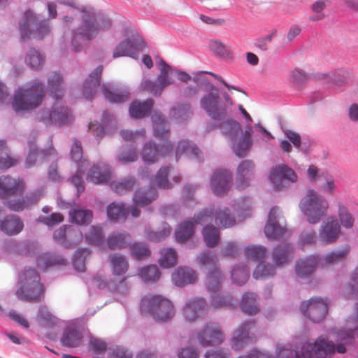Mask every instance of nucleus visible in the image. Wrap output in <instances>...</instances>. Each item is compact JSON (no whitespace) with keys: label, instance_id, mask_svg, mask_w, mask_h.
I'll return each instance as SVG.
<instances>
[{"label":"nucleus","instance_id":"obj_1","mask_svg":"<svg viewBox=\"0 0 358 358\" xmlns=\"http://www.w3.org/2000/svg\"><path fill=\"white\" fill-rule=\"evenodd\" d=\"M347 325L346 331L338 332L336 346L325 336H320L315 341L303 343L300 355L294 350L283 348L278 352V358H331L336 350L340 354L345 353V345H352L355 338L358 337V303H355L354 313L347 321Z\"/></svg>","mask_w":358,"mask_h":358},{"label":"nucleus","instance_id":"obj_2","mask_svg":"<svg viewBox=\"0 0 358 358\" xmlns=\"http://www.w3.org/2000/svg\"><path fill=\"white\" fill-rule=\"evenodd\" d=\"M216 123L222 134L231 142L236 155L238 157L246 156L252 145L251 126H248L243 132L239 122L228 116Z\"/></svg>","mask_w":358,"mask_h":358},{"label":"nucleus","instance_id":"obj_3","mask_svg":"<svg viewBox=\"0 0 358 358\" xmlns=\"http://www.w3.org/2000/svg\"><path fill=\"white\" fill-rule=\"evenodd\" d=\"M45 95L43 83L34 81L15 90L11 103L12 107L17 113L34 110L42 103Z\"/></svg>","mask_w":358,"mask_h":358},{"label":"nucleus","instance_id":"obj_4","mask_svg":"<svg viewBox=\"0 0 358 358\" xmlns=\"http://www.w3.org/2000/svg\"><path fill=\"white\" fill-rule=\"evenodd\" d=\"M18 284L15 294L22 301L38 302L44 294V286L41 282L40 274L35 268L29 267L22 271Z\"/></svg>","mask_w":358,"mask_h":358},{"label":"nucleus","instance_id":"obj_5","mask_svg":"<svg viewBox=\"0 0 358 358\" xmlns=\"http://www.w3.org/2000/svg\"><path fill=\"white\" fill-rule=\"evenodd\" d=\"M110 26L111 22L108 17H95L93 15L85 14L82 25L73 34L71 43L73 50H80L85 41L92 39L100 31L107 30Z\"/></svg>","mask_w":358,"mask_h":358},{"label":"nucleus","instance_id":"obj_6","mask_svg":"<svg viewBox=\"0 0 358 358\" xmlns=\"http://www.w3.org/2000/svg\"><path fill=\"white\" fill-rule=\"evenodd\" d=\"M141 310L150 315L155 320L167 322L175 314L171 301L162 295L148 294L141 301Z\"/></svg>","mask_w":358,"mask_h":358},{"label":"nucleus","instance_id":"obj_7","mask_svg":"<svg viewBox=\"0 0 358 358\" xmlns=\"http://www.w3.org/2000/svg\"><path fill=\"white\" fill-rule=\"evenodd\" d=\"M329 202L326 198L318 194L314 189H308L299 203V208L307 217L310 224L318 223L327 215Z\"/></svg>","mask_w":358,"mask_h":358},{"label":"nucleus","instance_id":"obj_8","mask_svg":"<svg viewBox=\"0 0 358 358\" xmlns=\"http://www.w3.org/2000/svg\"><path fill=\"white\" fill-rule=\"evenodd\" d=\"M21 39L27 40L33 34L35 38H43L50 31L48 20L38 21V16L31 10H27L20 22Z\"/></svg>","mask_w":358,"mask_h":358},{"label":"nucleus","instance_id":"obj_9","mask_svg":"<svg viewBox=\"0 0 358 358\" xmlns=\"http://www.w3.org/2000/svg\"><path fill=\"white\" fill-rule=\"evenodd\" d=\"M222 96L224 99L222 103L217 92H210L203 96L200 101L202 108L215 121L224 120L229 116L227 106L233 105V101L227 92L223 93Z\"/></svg>","mask_w":358,"mask_h":358},{"label":"nucleus","instance_id":"obj_10","mask_svg":"<svg viewBox=\"0 0 358 358\" xmlns=\"http://www.w3.org/2000/svg\"><path fill=\"white\" fill-rule=\"evenodd\" d=\"M159 74L155 81L144 80L141 85V89L151 93L155 96H161L164 88L173 83L171 76L174 73L172 69L164 60L159 63Z\"/></svg>","mask_w":358,"mask_h":358},{"label":"nucleus","instance_id":"obj_11","mask_svg":"<svg viewBox=\"0 0 358 358\" xmlns=\"http://www.w3.org/2000/svg\"><path fill=\"white\" fill-rule=\"evenodd\" d=\"M215 220V224L223 228L234 226L236 224L235 218L230 215L227 208L205 209L195 215V222L198 224H205Z\"/></svg>","mask_w":358,"mask_h":358},{"label":"nucleus","instance_id":"obj_12","mask_svg":"<svg viewBox=\"0 0 358 358\" xmlns=\"http://www.w3.org/2000/svg\"><path fill=\"white\" fill-rule=\"evenodd\" d=\"M245 255L255 262H262L266 255V249L264 246L250 245L245 249ZM275 274V268L269 264L260 262L256 267L253 276L256 279L273 276Z\"/></svg>","mask_w":358,"mask_h":358},{"label":"nucleus","instance_id":"obj_13","mask_svg":"<svg viewBox=\"0 0 358 358\" xmlns=\"http://www.w3.org/2000/svg\"><path fill=\"white\" fill-rule=\"evenodd\" d=\"M222 278V275L216 267L208 277V288L212 297L211 306L215 308H231L234 305L231 299L228 296H220L217 294L221 287Z\"/></svg>","mask_w":358,"mask_h":358},{"label":"nucleus","instance_id":"obj_14","mask_svg":"<svg viewBox=\"0 0 358 358\" xmlns=\"http://www.w3.org/2000/svg\"><path fill=\"white\" fill-rule=\"evenodd\" d=\"M300 310L313 322H320L324 319L328 312V302L322 299L313 298L301 303Z\"/></svg>","mask_w":358,"mask_h":358},{"label":"nucleus","instance_id":"obj_15","mask_svg":"<svg viewBox=\"0 0 358 358\" xmlns=\"http://www.w3.org/2000/svg\"><path fill=\"white\" fill-rule=\"evenodd\" d=\"M269 179L277 191H281L287 187V182H295L298 176L295 171L285 164L272 168Z\"/></svg>","mask_w":358,"mask_h":358},{"label":"nucleus","instance_id":"obj_16","mask_svg":"<svg viewBox=\"0 0 358 358\" xmlns=\"http://www.w3.org/2000/svg\"><path fill=\"white\" fill-rule=\"evenodd\" d=\"M173 150V146L169 141H166L159 146L152 142H148L142 150L141 157L145 163L154 164L161 157L171 154Z\"/></svg>","mask_w":358,"mask_h":358},{"label":"nucleus","instance_id":"obj_17","mask_svg":"<svg viewBox=\"0 0 358 358\" xmlns=\"http://www.w3.org/2000/svg\"><path fill=\"white\" fill-rule=\"evenodd\" d=\"M256 329L255 322L252 320H246L241 323L234 331L231 341V345L234 350H241L248 345L252 331Z\"/></svg>","mask_w":358,"mask_h":358},{"label":"nucleus","instance_id":"obj_18","mask_svg":"<svg viewBox=\"0 0 358 358\" xmlns=\"http://www.w3.org/2000/svg\"><path fill=\"white\" fill-rule=\"evenodd\" d=\"M197 338L201 345L210 346L220 344L224 336L219 325L210 322L198 333Z\"/></svg>","mask_w":358,"mask_h":358},{"label":"nucleus","instance_id":"obj_19","mask_svg":"<svg viewBox=\"0 0 358 358\" xmlns=\"http://www.w3.org/2000/svg\"><path fill=\"white\" fill-rule=\"evenodd\" d=\"M341 234V225L338 220L329 217L320 226L319 239L325 245L335 243Z\"/></svg>","mask_w":358,"mask_h":358},{"label":"nucleus","instance_id":"obj_20","mask_svg":"<svg viewBox=\"0 0 358 358\" xmlns=\"http://www.w3.org/2000/svg\"><path fill=\"white\" fill-rule=\"evenodd\" d=\"M279 214L280 212L278 207H273L270 210L264 228V232L268 238L277 239L286 233L285 225L279 222L280 219Z\"/></svg>","mask_w":358,"mask_h":358},{"label":"nucleus","instance_id":"obj_21","mask_svg":"<svg viewBox=\"0 0 358 358\" xmlns=\"http://www.w3.org/2000/svg\"><path fill=\"white\" fill-rule=\"evenodd\" d=\"M231 181L232 176L228 170L217 169L210 179L211 189L217 195L224 194L230 189Z\"/></svg>","mask_w":358,"mask_h":358},{"label":"nucleus","instance_id":"obj_22","mask_svg":"<svg viewBox=\"0 0 358 358\" xmlns=\"http://www.w3.org/2000/svg\"><path fill=\"white\" fill-rule=\"evenodd\" d=\"M41 119L47 125L56 124L61 126L68 122L69 113L66 108L55 104L52 110H43Z\"/></svg>","mask_w":358,"mask_h":358},{"label":"nucleus","instance_id":"obj_23","mask_svg":"<svg viewBox=\"0 0 358 358\" xmlns=\"http://www.w3.org/2000/svg\"><path fill=\"white\" fill-rule=\"evenodd\" d=\"M24 187V182L20 178H12L10 176L0 178V196L2 198L21 193Z\"/></svg>","mask_w":358,"mask_h":358},{"label":"nucleus","instance_id":"obj_24","mask_svg":"<svg viewBox=\"0 0 358 358\" xmlns=\"http://www.w3.org/2000/svg\"><path fill=\"white\" fill-rule=\"evenodd\" d=\"M254 170L255 164L251 160H244L238 165L235 183L238 189H244L249 186Z\"/></svg>","mask_w":358,"mask_h":358},{"label":"nucleus","instance_id":"obj_25","mask_svg":"<svg viewBox=\"0 0 358 358\" xmlns=\"http://www.w3.org/2000/svg\"><path fill=\"white\" fill-rule=\"evenodd\" d=\"M206 306L202 298H194L187 302L184 309L183 315L189 322H194L205 313Z\"/></svg>","mask_w":358,"mask_h":358},{"label":"nucleus","instance_id":"obj_26","mask_svg":"<svg viewBox=\"0 0 358 358\" xmlns=\"http://www.w3.org/2000/svg\"><path fill=\"white\" fill-rule=\"evenodd\" d=\"M171 280L178 287L194 283L197 280L196 272L189 267H178L172 273Z\"/></svg>","mask_w":358,"mask_h":358},{"label":"nucleus","instance_id":"obj_27","mask_svg":"<svg viewBox=\"0 0 358 358\" xmlns=\"http://www.w3.org/2000/svg\"><path fill=\"white\" fill-rule=\"evenodd\" d=\"M82 332L74 326L68 327L63 334L61 343L67 348H78L83 343Z\"/></svg>","mask_w":358,"mask_h":358},{"label":"nucleus","instance_id":"obj_28","mask_svg":"<svg viewBox=\"0 0 358 358\" xmlns=\"http://www.w3.org/2000/svg\"><path fill=\"white\" fill-rule=\"evenodd\" d=\"M103 71L101 65L97 66L95 70L89 75L83 86L84 95L88 100H92L95 89L100 85L101 76Z\"/></svg>","mask_w":358,"mask_h":358},{"label":"nucleus","instance_id":"obj_29","mask_svg":"<svg viewBox=\"0 0 358 358\" xmlns=\"http://www.w3.org/2000/svg\"><path fill=\"white\" fill-rule=\"evenodd\" d=\"M318 261V256L314 255L300 259L295 266L296 275L301 278L310 275L315 270Z\"/></svg>","mask_w":358,"mask_h":358},{"label":"nucleus","instance_id":"obj_30","mask_svg":"<svg viewBox=\"0 0 358 358\" xmlns=\"http://www.w3.org/2000/svg\"><path fill=\"white\" fill-rule=\"evenodd\" d=\"M42 195V191L38 189L25 198L20 199L16 201L8 202L7 206L13 211H21L31 205L37 203Z\"/></svg>","mask_w":358,"mask_h":358},{"label":"nucleus","instance_id":"obj_31","mask_svg":"<svg viewBox=\"0 0 358 358\" xmlns=\"http://www.w3.org/2000/svg\"><path fill=\"white\" fill-rule=\"evenodd\" d=\"M152 119L155 136L162 140L166 139L169 135V129L164 116L159 112H155Z\"/></svg>","mask_w":358,"mask_h":358},{"label":"nucleus","instance_id":"obj_32","mask_svg":"<svg viewBox=\"0 0 358 358\" xmlns=\"http://www.w3.org/2000/svg\"><path fill=\"white\" fill-rule=\"evenodd\" d=\"M153 104L152 99H148L143 102L134 101L130 106L129 113L132 117L143 118L150 113Z\"/></svg>","mask_w":358,"mask_h":358},{"label":"nucleus","instance_id":"obj_33","mask_svg":"<svg viewBox=\"0 0 358 358\" xmlns=\"http://www.w3.org/2000/svg\"><path fill=\"white\" fill-rule=\"evenodd\" d=\"M111 178V173L108 168L94 166L87 175V180L94 184L107 182Z\"/></svg>","mask_w":358,"mask_h":358},{"label":"nucleus","instance_id":"obj_34","mask_svg":"<svg viewBox=\"0 0 358 358\" xmlns=\"http://www.w3.org/2000/svg\"><path fill=\"white\" fill-rule=\"evenodd\" d=\"M23 227V222L15 215L7 216L1 224V230L9 235H15L20 233Z\"/></svg>","mask_w":358,"mask_h":358},{"label":"nucleus","instance_id":"obj_35","mask_svg":"<svg viewBox=\"0 0 358 358\" xmlns=\"http://www.w3.org/2000/svg\"><path fill=\"white\" fill-rule=\"evenodd\" d=\"M50 143L51 144L46 150L38 151L37 149H31L25 162V166L27 168H31L34 166L36 164L38 156L43 159H46L50 156H56L57 153L52 146V141H50Z\"/></svg>","mask_w":358,"mask_h":358},{"label":"nucleus","instance_id":"obj_36","mask_svg":"<svg viewBox=\"0 0 358 358\" xmlns=\"http://www.w3.org/2000/svg\"><path fill=\"white\" fill-rule=\"evenodd\" d=\"M69 221L78 225H85L91 222L93 213L88 209L73 208L69 210Z\"/></svg>","mask_w":358,"mask_h":358},{"label":"nucleus","instance_id":"obj_37","mask_svg":"<svg viewBox=\"0 0 358 358\" xmlns=\"http://www.w3.org/2000/svg\"><path fill=\"white\" fill-rule=\"evenodd\" d=\"M130 240L129 234L127 232L117 231L112 234L107 239V244L110 250H120L126 248Z\"/></svg>","mask_w":358,"mask_h":358},{"label":"nucleus","instance_id":"obj_38","mask_svg":"<svg viewBox=\"0 0 358 358\" xmlns=\"http://www.w3.org/2000/svg\"><path fill=\"white\" fill-rule=\"evenodd\" d=\"M242 310L248 315H255L259 311L257 295L253 292H246L241 301Z\"/></svg>","mask_w":358,"mask_h":358},{"label":"nucleus","instance_id":"obj_39","mask_svg":"<svg viewBox=\"0 0 358 358\" xmlns=\"http://www.w3.org/2000/svg\"><path fill=\"white\" fill-rule=\"evenodd\" d=\"M102 90L106 99L112 103H123L129 98V92L127 89L113 91L110 86L103 85Z\"/></svg>","mask_w":358,"mask_h":358},{"label":"nucleus","instance_id":"obj_40","mask_svg":"<svg viewBox=\"0 0 358 358\" xmlns=\"http://www.w3.org/2000/svg\"><path fill=\"white\" fill-rule=\"evenodd\" d=\"M62 83L63 78L57 73H54L48 78V87L51 96L55 99H60L63 96Z\"/></svg>","mask_w":358,"mask_h":358},{"label":"nucleus","instance_id":"obj_41","mask_svg":"<svg viewBox=\"0 0 358 358\" xmlns=\"http://www.w3.org/2000/svg\"><path fill=\"white\" fill-rule=\"evenodd\" d=\"M136 55V48L131 40L127 39L120 42L115 48L113 57L114 58L129 56L134 57Z\"/></svg>","mask_w":358,"mask_h":358},{"label":"nucleus","instance_id":"obj_42","mask_svg":"<svg viewBox=\"0 0 358 358\" xmlns=\"http://www.w3.org/2000/svg\"><path fill=\"white\" fill-rule=\"evenodd\" d=\"M292 253V250L289 244L278 245L272 252L273 260L277 266H280L288 262Z\"/></svg>","mask_w":358,"mask_h":358},{"label":"nucleus","instance_id":"obj_43","mask_svg":"<svg viewBox=\"0 0 358 358\" xmlns=\"http://www.w3.org/2000/svg\"><path fill=\"white\" fill-rule=\"evenodd\" d=\"M195 220V217H194ZM194 222L186 220L181 223L176 231V240L180 243H183L192 237L194 231Z\"/></svg>","mask_w":358,"mask_h":358},{"label":"nucleus","instance_id":"obj_44","mask_svg":"<svg viewBox=\"0 0 358 358\" xmlns=\"http://www.w3.org/2000/svg\"><path fill=\"white\" fill-rule=\"evenodd\" d=\"M24 61L29 68L38 70L43 66L45 58L38 50L30 48L25 55Z\"/></svg>","mask_w":358,"mask_h":358},{"label":"nucleus","instance_id":"obj_45","mask_svg":"<svg viewBox=\"0 0 358 358\" xmlns=\"http://www.w3.org/2000/svg\"><path fill=\"white\" fill-rule=\"evenodd\" d=\"M350 252V247L345 245L338 250L327 254L323 259L326 264H334L346 259Z\"/></svg>","mask_w":358,"mask_h":358},{"label":"nucleus","instance_id":"obj_46","mask_svg":"<svg viewBox=\"0 0 358 358\" xmlns=\"http://www.w3.org/2000/svg\"><path fill=\"white\" fill-rule=\"evenodd\" d=\"M6 142L0 141V170L8 169L15 166L18 163V158L12 157L6 151Z\"/></svg>","mask_w":358,"mask_h":358},{"label":"nucleus","instance_id":"obj_47","mask_svg":"<svg viewBox=\"0 0 358 358\" xmlns=\"http://www.w3.org/2000/svg\"><path fill=\"white\" fill-rule=\"evenodd\" d=\"M113 273L116 275L124 274L129 267V264L125 257L119 254H113L109 257Z\"/></svg>","mask_w":358,"mask_h":358},{"label":"nucleus","instance_id":"obj_48","mask_svg":"<svg viewBox=\"0 0 358 358\" xmlns=\"http://www.w3.org/2000/svg\"><path fill=\"white\" fill-rule=\"evenodd\" d=\"M183 154L189 157H198L199 150L188 141L182 140L178 143L176 148V158H179Z\"/></svg>","mask_w":358,"mask_h":358},{"label":"nucleus","instance_id":"obj_49","mask_svg":"<svg viewBox=\"0 0 358 358\" xmlns=\"http://www.w3.org/2000/svg\"><path fill=\"white\" fill-rule=\"evenodd\" d=\"M203 240L209 248H214L220 241V231L213 225H206L202 231Z\"/></svg>","mask_w":358,"mask_h":358},{"label":"nucleus","instance_id":"obj_50","mask_svg":"<svg viewBox=\"0 0 358 358\" xmlns=\"http://www.w3.org/2000/svg\"><path fill=\"white\" fill-rule=\"evenodd\" d=\"M177 262V252L173 248H164L160 251L159 263L162 268H171Z\"/></svg>","mask_w":358,"mask_h":358},{"label":"nucleus","instance_id":"obj_51","mask_svg":"<svg viewBox=\"0 0 358 358\" xmlns=\"http://www.w3.org/2000/svg\"><path fill=\"white\" fill-rule=\"evenodd\" d=\"M171 229L167 223H163L161 229L157 231L150 229L145 230V237L152 242H160L171 234Z\"/></svg>","mask_w":358,"mask_h":358},{"label":"nucleus","instance_id":"obj_52","mask_svg":"<svg viewBox=\"0 0 358 358\" xmlns=\"http://www.w3.org/2000/svg\"><path fill=\"white\" fill-rule=\"evenodd\" d=\"M157 196L156 191L151 189L148 191H136L134 196V201L138 206H144L151 203Z\"/></svg>","mask_w":358,"mask_h":358},{"label":"nucleus","instance_id":"obj_53","mask_svg":"<svg viewBox=\"0 0 358 358\" xmlns=\"http://www.w3.org/2000/svg\"><path fill=\"white\" fill-rule=\"evenodd\" d=\"M138 275L145 282H155L159 279L161 273L156 265H150L141 268Z\"/></svg>","mask_w":358,"mask_h":358},{"label":"nucleus","instance_id":"obj_54","mask_svg":"<svg viewBox=\"0 0 358 358\" xmlns=\"http://www.w3.org/2000/svg\"><path fill=\"white\" fill-rule=\"evenodd\" d=\"M128 213L129 209H126L122 203H112L108 206L107 215L108 218L112 220L125 219Z\"/></svg>","mask_w":358,"mask_h":358},{"label":"nucleus","instance_id":"obj_55","mask_svg":"<svg viewBox=\"0 0 358 358\" xmlns=\"http://www.w3.org/2000/svg\"><path fill=\"white\" fill-rule=\"evenodd\" d=\"M136 184V180L129 177L111 184L112 189L119 194H122L133 189Z\"/></svg>","mask_w":358,"mask_h":358},{"label":"nucleus","instance_id":"obj_56","mask_svg":"<svg viewBox=\"0 0 358 358\" xmlns=\"http://www.w3.org/2000/svg\"><path fill=\"white\" fill-rule=\"evenodd\" d=\"M249 273V269L245 266H235L231 271L232 281L238 285H242L247 282Z\"/></svg>","mask_w":358,"mask_h":358},{"label":"nucleus","instance_id":"obj_57","mask_svg":"<svg viewBox=\"0 0 358 358\" xmlns=\"http://www.w3.org/2000/svg\"><path fill=\"white\" fill-rule=\"evenodd\" d=\"M338 215L341 224L346 229L352 228L355 222L353 216L342 203H338Z\"/></svg>","mask_w":358,"mask_h":358},{"label":"nucleus","instance_id":"obj_58","mask_svg":"<svg viewBox=\"0 0 358 358\" xmlns=\"http://www.w3.org/2000/svg\"><path fill=\"white\" fill-rule=\"evenodd\" d=\"M319 80H325L327 84H331L336 86H341L347 82V78L344 72L334 73L329 74H320L317 76Z\"/></svg>","mask_w":358,"mask_h":358},{"label":"nucleus","instance_id":"obj_59","mask_svg":"<svg viewBox=\"0 0 358 358\" xmlns=\"http://www.w3.org/2000/svg\"><path fill=\"white\" fill-rule=\"evenodd\" d=\"M173 167L171 166H164L161 168L155 176L156 185L164 189L171 188L173 184L169 182L167 179L169 173Z\"/></svg>","mask_w":358,"mask_h":358},{"label":"nucleus","instance_id":"obj_60","mask_svg":"<svg viewBox=\"0 0 358 358\" xmlns=\"http://www.w3.org/2000/svg\"><path fill=\"white\" fill-rule=\"evenodd\" d=\"M210 48L217 55L227 59L232 58V52L219 40H213L210 43Z\"/></svg>","mask_w":358,"mask_h":358},{"label":"nucleus","instance_id":"obj_61","mask_svg":"<svg viewBox=\"0 0 358 358\" xmlns=\"http://www.w3.org/2000/svg\"><path fill=\"white\" fill-rule=\"evenodd\" d=\"M85 238L88 243L99 246L103 239L101 228L100 227L92 226Z\"/></svg>","mask_w":358,"mask_h":358},{"label":"nucleus","instance_id":"obj_62","mask_svg":"<svg viewBox=\"0 0 358 358\" xmlns=\"http://www.w3.org/2000/svg\"><path fill=\"white\" fill-rule=\"evenodd\" d=\"M38 317L40 323L45 327H52L57 324V319L47 308L41 307L38 313Z\"/></svg>","mask_w":358,"mask_h":358},{"label":"nucleus","instance_id":"obj_63","mask_svg":"<svg viewBox=\"0 0 358 358\" xmlns=\"http://www.w3.org/2000/svg\"><path fill=\"white\" fill-rule=\"evenodd\" d=\"M76 232V229L71 226L64 225L55 231L53 237L55 241L64 245L66 244L67 234L69 236Z\"/></svg>","mask_w":358,"mask_h":358},{"label":"nucleus","instance_id":"obj_64","mask_svg":"<svg viewBox=\"0 0 358 358\" xmlns=\"http://www.w3.org/2000/svg\"><path fill=\"white\" fill-rule=\"evenodd\" d=\"M132 255L138 259L145 258L150 255V251L144 243H136L131 245Z\"/></svg>","mask_w":358,"mask_h":358}]
</instances>
